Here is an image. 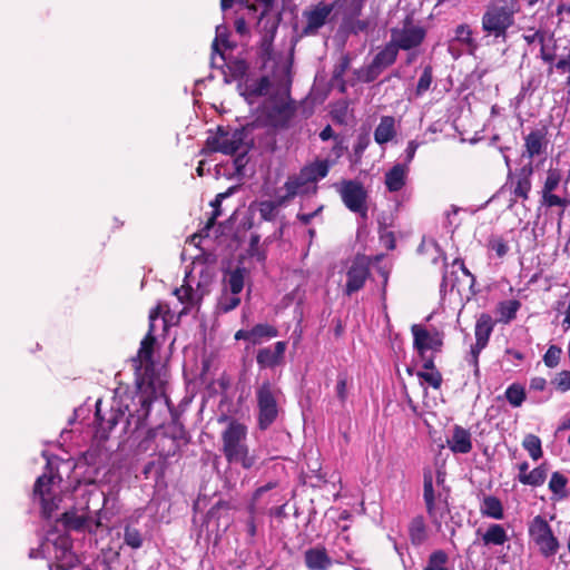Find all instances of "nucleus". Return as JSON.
<instances>
[{"mask_svg": "<svg viewBox=\"0 0 570 570\" xmlns=\"http://www.w3.org/2000/svg\"><path fill=\"white\" fill-rule=\"evenodd\" d=\"M333 136V129L331 126H326L321 132H320V138L322 140H328L330 138H332Z\"/></svg>", "mask_w": 570, "mask_h": 570, "instance_id": "63", "label": "nucleus"}, {"mask_svg": "<svg viewBox=\"0 0 570 570\" xmlns=\"http://www.w3.org/2000/svg\"><path fill=\"white\" fill-rule=\"evenodd\" d=\"M413 334V345L421 358H431L426 356L428 352H436L442 346V336L438 331H429L422 325L414 324L411 328Z\"/></svg>", "mask_w": 570, "mask_h": 570, "instance_id": "13", "label": "nucleus"}, {"mask_svg": "<svg viewBox=\"0 0 570 570\" xmlns=\"http://www.w3.org/2000/svg\"><path fill=\"white\" fill-rule=\"evenodd\" d=\"M396 136V120L392 116H383L374 130V140L379 145H385Z\"/></svg>", "mask_w": 570, "mask_h": 570, "instance_id": "22", "label": "nucleus"}, {"mask_svg": "<svg viewBox=\"0 0 570 570\" xmlns=\"http://www.w3.org/2000/svg\"><path fill=\"white\" fill-rule=\"evenodd\" d=\"M305 563L309 570H327L332 560L324 549L314 548L305 552Z\"/></svg>", "mask_w": 570, "mask_h": 570, "instance_id": "23", "label": "nucleus"}, {"mask_svg": "<svg viewBox=\"0 0 570 570\" xmlns=\"http://www.w3.org/2000/svg\"><path fill=\"white\" fill-rule=\"evenodd\" d=\"M518 479L522 484L540 487L544 483L547 479V470L544 466L541 465L533 469L529 473L519 474Z\"/></svg>", "mask_w": 570, "mask_h": 570, "instance_id": "38", "label": "nucleus"}, {"mask_svg": "<svg viewBox=\"0 0 570 570\" xmlns=\"http://www.w3.org/2000/svg\"><path fill=\"white\" fill-rule=\"evenodd\" d=\"M567 478L560 472H553L549 481V489L553 493V498L557 500L564 499L567 493Z\"/></svg>", "mask_w": 570, "mask_h": 570, "instance_id": "37", "label": "nucleus"}, {"mask_svg": "<svg viewBox=\"0 0 570 570\" xmlns=\"http://www.w3.org/2000/svg\"><path fill=\"white\" fill-rule=\"evenodd\" d=\"M432 82V72L430 68H425L423 73L421 75L417 86H416V94L422 95L425 92Z\"/></svg>", "mask_w": 570, "mask_h": 570, "instance_id": "51", "label": "nucleus"}, {"mask_svg": "<svg viewBox=\"0 0 570 570\" xmlns=\"http://www.w3.org/2000/svg\"><path fill=\"white\" fill-rule=\"evenodd\" d=\"M245 134L242 129H224L219 127L215 134L208 136L206 146L210 151L233 155L244 142Z\"/></svg>", "mask_w": 570, "mask_h": 570, "instance_id": "10", "label": "nucleus"}, {"mask_svg": "<svg viewBox=\"0 0 570 570\" xmlns=\"http://www.w3.org/2000/svg\"><path fill=\"white\" fill-rule=\"evenodd\" d=\"M547 386V380L543 377H533L530 381V389L534 391H543Z\"/></svg>", "mask_w": 570, "mask_h": 570, "instance_id": "57", "label": "nucleus"}, {"mask_svg": "<svg viewBox=\"0 0 570 570\" xmlns=\"http://www.w3.org/2000/svg\"><path fill=\"white\" fill-rule=\"evenodd\" d=\"M410 168L406 164H395L385 174V186L389 191L395 193L401 190L407 179Z\"/></svg>", "mask_w": 570, "mask_h": 570, "instance_id": "21", "label": "nucleus"}, {"mask_svg": "<svg viewBox=\"0 0 570 570\" xmlns=\"http://www.w3.org/2000/svg\"><path fill=\"white\" fill-rule=\"evenodd\" d=\"M165 307L166 306L159 304L155 309L150 312L149 332L146 335V337L141 341L140 348L138 351L140 368L144 367V373L141 374L139 381V389L141 390L142 394L146 395V397L142 401L144 404L150 403L153 400H156L165 395V374L155 373L154 368H150L153 346L155 343L153 332L156 331V323L160 321L161 326L166 328L167 325L174 320V315L169 314V311H165Z\"/></svg>", "mask_w": 570, "mask_h": 570, "instance_id": "1", "label": "nucleus"}, {"mask_svg": "<svg viewBox=\"0 0 570 570\" xmlns=\"http://www.w3.org/2000/svg\"><path fill=\"white\" fill-rule=\"evenodd\" d=\"M370 274L368 263L365 257H355L346 272L345 293L347 295L360 291Z\"/></svg>", "mask_w": 570, "mask_h": 570, "instance_id": "16", "label": "nucleus"}, {"mask_svg": "<svg viewBox=\"0 0 570 570\" xmlns=\"http://www.w3.org/2000/svg\"><path fill=\"white\" fill-rule=\"evenodd\" d=\"M494 322L489 314H481L475 324V344L471 347L470 364L473 366L475 376H479V354L487 346L493 331Z\"/></svg>", "mask_w": 570, "mask_h": 570, "instance_id": "11", "label": "nucleus"}, {"mask_svg": "<svg viewBox=\"0 0 570 570\" xmlns=\"http://www.w3.org/2000/svg\"><path fill=\"white\" fill-rule=\"evenodd\" d=\"M557 390L567 392L570 390V371H561L557 374L552 382Z\"/></svg>", "mask_w": 570, "mask_h": 570, "instance_id": "49", "label": "nucleus"}, {"mask_svg": "<svg viewBox=\"0 0 570 570\" xmlns=\"http://www.w3.org/2000/svg\"><path fill=\"white\" fill-rule=\"evenodd\" d=\"M423 498L431 519L434 523L440 524L443 517L448 513V508L444 502L435 500L431 473L424 474Z\"/></svg>", "mask_w": 570, "mask_h": 570, "instance_id": "17", "label": "nucleus"}, {"mask_svg": "<svg viewBox=\"0 0 570 570\" xmlns=\"http://www.w3.org/2000/svg\"><path fill=\"white\" fill-rule=\"evenodd\" d=\"M508 540L509 537L505 529L499 523L490 524L482 534L484 546H503Z\"/></svg>", "mask_w": 570, "mask_h": 570, "instance_id": "29", "label": "nucleus"}, {"mask_svg": "<svg viewBox=\"0 0 570 570\" xmlns=\"http://www.w3.org/2000/svg\"><path fill=\"white\" fill-rule=\"evenodd\" d=\"M561 353H562V351L560 347H558L556 345L549 346V348L547 350V352L543 356L544 364L550 368L556 367L560 362Z\"/></svg>", "mask_w": 570, "mask_h": 570, "instance_id": "48", "label": "nucleus"}, {"mask_svg": "<svg viewBox=\"0 0 570 570\" xmlns=\"http://www.w3.org/2000/svg\"><path fill=\"white\" fill-rule=\"evenodd\" d=\"M124 540L125 543L132 549H139L142 546V538L140 532L137 529L130 527L125 528Z\"/></svg>", "mask_w": 570, "mask_h": 570, "instance_id": "46", "label": "nucleus"}, {"mask_svg": "<svg viewBox=\"0 0 570 570\" xmlns=\"http://www.w3.org/2000/svg\"><path fill=\"white\" fill-rule=\"evenodd\" d=\"M448 554L442 550L432 552L423 570H449L446 567Z\"/></svg>", "mask_w": 570, "mask_h": 570, "instance_id": "41", "label": "nucleus"}, {"mask_svg": "<svg viewBox=\"0 0 570 570\" xmlns=\"http://www.w3.org/2000/svg\"><path fill=\"white\" fill-rule=\"evenodd\" d=\"M330 170L327 160H317L305 166L298 175L289 177L284 185L287 197H294L298 194L306 193L311 184L326 177Z\"/></svg>", "mask_w": 570, "mask_h": 570, "instance_id": "7", "label": "nucleus"}, {"mask_svg": "<svg viewBox=\"0 0 570 570\" xmlns=\"http://www.w3.org/2000/svg\"><path fill=\"white\" fill-rule=\"evenodd\" d=\"M423 368L417 372V376L422 383H426L433 389H439L442 383V375L435 368L433 358H423Z\"/></svg>", "mask_w": 570, "mask_h": 570, "instance_id": "28", "label": "nucleus"}, {"mask_svg": "<svg viewBox=\"0 0 570 570\" xmlns=\"http://www.w3.org/2000/svg\"><path fill=\"white\" fill-rule=\"evenodd\" d=\"M59 540H60V548L59 549L57 548L55 557L57 559L66 558V559H68V564H72L73 556L69 551V548H70L69 540L65 537L59 538Z\"/></svg>", "mask_w": 570, "mask_h": 570, "instance_id": "50", "label": "nucleus"}, {"mask_svg": "<svg viewBox=\"0 0 570 570\" xmlns=\"http://www.w3.org/2000/svg\"><path fill=\"white\" fill-rule=\"evenodd\" d=\"M100 404H101V401L98 400L96 402V421L98 423V428L99 430L105 434L109 431H111L119 422V419L125 415V413L120 410H117V411H111L110 413V416L105 420L101 415H100Z\"/></svg>", "mask_w": 570, "mask_h": 570, "instance_id": "31", "label": "nucleus"}, {"mask_svg": "<svg viewBox=\"0 0 570 570\" xmlns=\"http://www.w3.org/2000/svg\"><path fill=\"white\" fill-rule=\"evenodd\" d=\"M409 535L412 544L421 546L428 538L426 527L422 517L414 518L409 524Z\"/></svg>", "mask_w": 570, "mask_h": 570, "instance_id": "33", "label": "nucleus"}, {"mask_svg": "<svg viewBox=\"0 0 570 570\" xmlns=\"http://www.w3.org/2000/svg\"><path fill=\"white\" fill-rule=\"evenodd\" d=\"M245 269L236 268L230 272L225 281V291L232 294H239L244 288Z\"/></svg>", "mask_w": 570, "mask_h": 570, "instance_id": "36", "label": "nucleus"}, {"mask_svg": "<svg viewBox=\"0 0 570 570\" xmlns=\"http://www.w3.org/2000/svg\"><path fill=\"white\" fill-rule=\"evenodd\" d=\"M250 330H239L235 333V340H245L250 343Z\"/></svg>", "mask_w": 570, "mask_h": 570, "instance_id": "61", "label": "nucleus"}, {"mask_svg": "<svg viewBox=\"0 0 570 570\" xmlns=\"http://www.w3.org/2000/svg\"><path fill=\"white\" fill-rule=\"evenodd\" d=\"M546 146V137L541 130H533L524 138V154L531 159L543 154Z\"/></svg>", "mask_w": 570, "mask_h": 570, "instance_id": "25", "label": "nucleus"}, {"mask_svg": "<svg viewBox=\"0 0 570 570\" xmlns=\"http://www.w3.org/2000/svg\"><path fill=\"white\" fill-rule=\"evenodd\" d=\"M247 426L237 420H228L222 432V452L230 464H239L243 469H252L257 456L247 445Z\"/></svg>", "mask_w": 570, "mask_h": 570, "instance_id": "3", "label": "nucleus"}, {"mask_svg": "<svg viewBox=\"0 0 570 570\" xmlns=\"http://www.w3.org/2000/svg\"><path fill=\"white\" fill-rule=\"evenodd\" d=\"M522 446L532 460L537 461L542 456V446L539 436L527 434L522 441Z\"/></svg>", "mask_w": 570, "mask_h": 570, "instance_id": "39", "label": "nucleus"}, {"mask_svg": "<svg viewBox=\"0 0 570 570\" xmlns=\"http://www.w3.org/2000/svg\"><path fill=\"white\" fill-rule=\"evenodd\" d=\"M227 47V40L225 37V28L222 26L216 27V38L213 42V50L218 51V47Z\"/></svg>", "mask_w": 570, "mask_h": 570, "instance_id": "54", "label": "nucleus"}, {"mask_svg": "<svg viewBox=\"0 0 570 570\" xmlns=\"http://www.w3.org/2000/svg\"><path fill=\"white\" fill-rule=\"evenodd\" d=\"M533 169L531 164L523 166L520 171L511 179L510 190L514 198L511 203H515L519 198L527 200L531 190V176Z\"/></svg>", "mask_w": 570, "mask_h": 570, "instance_id": "18", "label": "nucleus"}, {"mask_svg": "<svg viewBox=\"0 0 570 570\" xmlns=\"http://www.w3.org/2000/svg\"><path fill=\"white\" fill-rule=\"evenodd\" d=\"M331 12L332 7L323 3H320L314 9L306 12V30L316 31L320 29L322 26H324Z\"/></svg>", "mask_w": 570, "mask_h": 570, "instance_id": "24", "label": "nucleus"}, {"mask_svg": "<svg viewBox=\"0 0 570 570\" xmlns=\"http://www.w3.org/2000/svg\"><path fill=\"white\" fill-rule=\"evenodd\" d=\"M336 395L341 401H345L347 396V380L345 376H338L336 383Z\"/></svg>", "mask_w": 570, "mask_h": 570, "instance_id": "55", "label": "nucleus"}, {"mask_svg": "<svg viewBox=\"0 0 570 570\" xmlns=\"http://www.w3.org/2000/svg\"><path fill=\"white\" fill-rule=\"evenodd\" d=\"M235 28L239 35H245L247 32V24L243 18L236 20Z\"/></svg>", "mask_w": 570, "mask_h": 570, "instance_id": "62", "label": "nucleus"}, {"mask_svg": "<svg viewBox=\"0 0 570 570\" xmlns=\"http://www.w3.org/2000/svg\"><path fill=\"white\" fill-rule=\"evenodd\" d=\"M490 248L498 257H503L508 253V245L500 238L490 242Z\"/></svg>", "mask_w": 570, "mask_h": 570, "instance_id": "53", "label": "nucleus"}, {"mask_svg": "<svg viewBox=\"0 0 570 570\" xmlns=\"http://www.w3.org/2000/svg\"><path fill=\"white\" fill-rule=\"evenodd\" d=\"M425 37V30L420 26L405 23L402 28H394L391 40L397 49L410 50L421 45Z\"/></svg>", "mask_w": 570, "mask_h": 570, "instance_id": "14", "label": "nucleus"}, {"mask_svg": "<svg viewBox=\"0 0 570 570\" xmlns=\"http://www.w3.org/2000/svg\"><path fill=\"white\" fill-rule=\"evenodd\" d=\"M546 33L537 31L532 35H524L523 38L528 43H534V42H543L546 39Z\"/></svg>", "mask_w": 570, "mask_h": 570, "instance_id": "58", "label": "nucleus"}, {"mask_svg": "<svg viewBox=\"0 0 570 570\" xmlns=\"http://www.w3.org/2000/svg\"><path fill=\"white\" fill-rule=\"evenodd\" d=\"M419 146H420V142L416 140H410L407 142V146L405 148V163L404 164H406L407 166L411 164Z\"/></svg>", "mask_w": 570, "mask_h": 570, "instance_id": "56", "label": "nucleus"}, {"mask_svg": "<svg viewBox=\"0 0 570 570\" xmlns=\"http://www.w3.org/2000/svg\"><path fill=\"white\" fill-rule=\"evenodd\" d=\"M455 40L464 45L472 52L476 49L475 40L472 37V30L468 24H459L455 29Z\"/></svg>", "mask_w": 570, "mask_h": 570, "instance_id": "40", "label": "nucleus"}, {"mask_svg": "<svg viewBox=\"0 0 570 570\" xmlns=\"http://www.w3.org/2000/svg\"><path fill=\"white\" fill-rule=\"evenodd\" d=\"M276 91L272 90V83L271 80L267 77H262L259 80H256L252 83H249L243 95L245 98L253 102V98L255 97H265L268 96L273 97Z\"/></svg>", "mask_w": 570, "mask_h": 570, "instance_id": "27", "label": "nucleus"}, {"mask_svg": "<svg viewBox=\"0 0 570 570\" xmlns=\"http://www.w3.org/2000/svg\"><path fill=\"white\" fill-rule=\"evenodd\" d=\"M322 209V207H318L315 212L313 213H299L297 215V218L304 223V224H308L311 223V220L320 213V210Z\"/></svg>", "mask_w": 570, "mask_h": 570, "instance_id": "60", "label": "nucleus"}, {"mask_svg": "<svg viewBox=\"0 0 570 570\" xmlns=\"http://www.w3.org/2000/svg\"><path fill=\"white\" fill-rule=\"evenodd\" d=\"M519 10L518 0H492L482 16V30L495 38L505 37Z\"/></svg>", "mask_w": 570, "mask_h": 570, "instance_id": "4", "label": "nucleus"}, {"mask_svg": "<svg viewBox=\"0 0 570 570\" xmlns=\"http://www.w3.org/2000/svg\"><path fill=\"white\" fill-rule=\"evenodd\" d=\"M448 446L453 453H469L472 450L471 433L466 429L455 425L451 438L448 439Z\"/></svg>", "mask_w": 570, "mask_h": 570, "instance_id": "20", "label": "nucleus"}, {"mask_svg": "<svg viewBox=\"0 0 570 570\" xmlns=\"http://www.w3.org/2000/svg\"><path fill=\"white\" fill-rule=\"evenodd\" d=\"M340 194L345 206L355 213L366 215L365 198L366 194L363 187L355 181H344L340 188Z\"/></svg>", "mask_w": 570, "mask_h": 570, "instance_id": "15", "label": "nucleus"}, {"mask_svg": "<svg viewBox=\"0 0 570 570\" xmlns=\"http://www.w3.org/2000/svg\"><path fill=\"white\" fill-rule=\"evenodd\" d=\"M265 110L271 126L276 128L288 126L294 116L295 108L289 100L286 85L277 89L275 95L265 101Z\"/></svg>", "mask_w": 570, "mask_h": 570, "instance_id": "6", "label": "nucleus"}, {"mask_svg": "<svg viewBox=\"0 0 570 570\" xmlns=\"http://www.w3.org/2000/svg\"><path fill=\"white\" fill-rule=\"evenodd\" d=\"M521 304L517 299H510L499 303L497 307V313L499 315L498 321L500 323H509L515 318L517 312L519 311Z\"/></svg>", "mask_w": 570, "mask_h": 570, "instance_id": "35", "label": "nucleus"}, {"mask_svg": "<svg viewBox=\"0 0 570 570\" xmlns=\"http://www.w3.org/2000/svg\"><path fill=\"white\" fill-rule=\"evenodd\" d=\"M285 342H277L273 347H264L258 351L256 361L261 367H275L283 362L286 351Z\"/></svg>", "mask_w": 570, "mask_h": 570, "instance_id": "19", "label": "nucleus"}, {"mask_svg": "<svg viewBox=\"0 0 570 570\" xmlns=\"http://www.w3.org/2000/svg\"><path fill=\"white\" fill-rule=\"evenodd\" d=\"M554 67L558 69V70H561V71H568L570 72V49H569V52L567 53V56L562 59H560L556 65Z\"/></svg>", "mask_w": 570, "mask_h": 570, "instance_id": "59", "label": "nucleus"}, {"mask_svg": "<svg viewBox=\"0 0 570 570\" xmlns=\"http://www.w3.org/2000/svg\"><path fill=\"white\" fill-rule=\"evenodd\" d=\"M542 199H543V204L549 207H553V206L567 207L569 204V202L567 199L561 198V197L554 195L553 193L542 195Z\"/></svg>", "mask_w": 570, "mask_h": 570, "instance_id": "52", "label": "nucleus"}, {"mask_svg": "<svg viewBox=\"0 0 570 570\" xmlns=\"http://www.w3.org/2000/svg\"><path fill=\"white\" fill-rule=\"evenodd\" d=\"M61 481V476L53 472L52 463L48 461L47 471L37 479L33 488V500L39 502L46 518H51L59 507Z\"/></svg>", "mask_w": 570, "mask_h": 570, "instance_id": "5", "label": "nucleus"}, {"mask_svg": "<svg viewBox=\"0 0 570 570\" xmlns=\"http://www.w3.org/2000/svg\"><path fill=\"white\" fill-rule=\"evenodd\" d=\"M366 0H337V4L345 8V11L351 17L361 14Z\"/></svg>", "mask_w": 570, "mask_h": 570, "instance_id": "45", "label": "nucleus"}, {"mask_svg": "<svg viewBox=\"0 0 570 570\" xmlns=\"http://www.w3.org/2000/svg\"><path fill=\"white\" fill-rule=\"evenodd\" d=\"M213 277V272L203 261L193 262V267L186 273L183 285L174 289V295L183 305L181 309L177 312L178 316L188 314L198 307L202 298L208 292Z\"/></svg>", "mask_w": 570, "mask_h": 570, "instance_id": "2", "label": "nucleus"}, {"mask_svg": "<svg viewBox=\"0 0 570 570\" xmlns=\"http://www.w3.org/2000/svg\"><path fill=\"white\" fill-rule=\"evenodd\" d=\"M563 325L566 326V328H570V301L564 313Z\"/></svg>", "mask_w": 570, "mask_h": 570, "instance_id": "64", "label": "nucleus"}, {"mask_svg": "<svg viewBox=\"0 0 570 570\" xmlns=\"http://www.w3.org/2000/svg\"><path fill=\"white\" fill-rule=\"evenodd\" d=\"M480 512L483 517L494 520H502L504 518L503 504L493 495H484L481 499Z\"/></svg>", "mask_w": 570, "mask_h": 570, "instance_id": "26", "label": "nucleus"}, {"mask_svg": "<svg viewBox=\"0 0 570 570\" xmlns=\"http://www.w3.org/2000/svg\"><path fill=\"white\" fill-rule=\"evenodd\" d=\"M560 180L561 175L558 170H549L542 189V195L553 193V190L559 186Z\"/></svg>", "mask_w": 570, "mask_h": 570, "instance_id": "47", "label": "nucleus"}, {"mask_svg": "<svg viewBox=\"0 0 570 570\" xmlns=\"http://www.w3.org/2000/svg\"><path fill=\"white\" fill-rule=\"evenodd\" d=\"M397 47L391 40L374 58L373 66L376 68H385L392 65L397 56Z\"/></svg>", "mask_w": 570, "mask_h": 570, "instance_id": "34", "label": "nucleus"}, {"mask_svg": "<svg viewBox=\"0 0 570 570\" xmlns=\"http://www.w3.org/2000/svg\"><path fill=\"white\" fill-rule=\"evenodd\" d=\"M529 537L538 547L540 553L550 558L559 550V541L553 534L549 523L541 517L537 515L529 524Z\"/></svg>", "mask_w": 570, "mask_h": 570, "instance_id": "9", "label": "nucleus"}, {"mask_svg": "<svg viewBox=\"0 0 570 570\" xmlns=\"http://www.w3.org/2000/svg\"><path fill=\"white\" fill-rule=\"evenodd\" d=\"M250 344L258 345L269 341L278 335V331L273 325L262 323L250 328Z\"/></svg>", "mask_w": 570, "mask_h": 570, "instance_id": "30", "label": "nucleus"}, {"mask_svg": "<svg viewBox=\"0 0 570 570\" xmlns=\"http://www.w3.org/2000/svg\"><path fill=\"white\" fill-rule=\"evenodd\" d=\"M292 197L285 196L278 197L276 200H263L258 203V212L263 219L273 220L276 217L277 209L283 206Z\"/></svg>", "mask_w": 570, "mask_h": 570, "instance_id": "32", "label": "nucleus"}, {"mask_svg": "<svg viewBox=\"0 0 570 570\" xmlns=\"http://www.w3.org/2000/svg\"><path fill=\"white\" fill-rule=\"evenodd\" d=\"M541 50L540 57L546 62H552L556 58V46L553 43L552 37L546 36L543 42H540Z\"/></svg>", "mask_w": 570, "mask_h": 570, "instance_id": "44", "label": "nucleus"}, {"mask_svg": "<svg viewBox=\"0 0 570 570\" xmlns=\"http://www.w3.org/2000/svg\"><path fill=\"white\" fill-rule=\"evenodd\" d=\"M278 395L279 390L268 381L263 382L256 389L259 429H267L276 420L278 415Z\"/></svg>", "mask_w": 570, "mask_h": 570, "instance_id": "8", "label": "nucleus"}, {"mask_svg": "<svg viewBox=\"0 0 570 570\" xmlns=\"http://www.w3.org/2000/svg\"><path fill=\"white\" fill-rule=\"evenodd\" d=\"M59 522L68 530L96 532L101 525L100 517L92 519L88 514V505L66 511Z\"/></svg>", "mask_w": 570, "mask_h": 570, "instance_id": "12", "label": "nucleus"}, {"mask_svg": "<svg viewBox=\"0 0 570 570\" xmlns=\"http://www.w3.org/2000/svg\"><path fill=\"white\" fill-rule=\"evenodd\" d=\"M505 396L512 406L518 407L523 403L525 399V392L522 386L512 384L507 389Z\"/></svg>", "mask_w": 570, "mask_h": 570, "instance_id": "42", "label": "nucleus"}, {"mask_svg": "<svg viewBox=\"0 0 570 570\" xmlns=\"http://www.w3.org/2000/svg\"><path fill=\"white\" fill-rule=\"evenodd\" d=\"M240 303V298L237 294H232L229 292H226L223 294V296L220 297L219 299V303H218V308L222 311V312H229L232 309H234L235 307H237Z\"/></svg>", "mask_w": 570, "mask_h": 570, "instance_id": "43", "label": "nucleus"}]
</instances>
